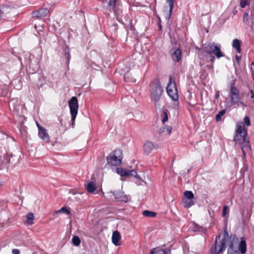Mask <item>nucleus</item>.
I'll list each match as a JSON object with an SVG mask.
<instances>
[{
  "label": "nucleus",
  "mask_w": 254,
  "mask_h": 254,
  "mask_svg": "<svg viewBox=\"0 0 254 254\" xmlns=\"http://www.w3.org/2000/svg\"><path fill=\"white\" fill-rule=\"evenodd\" d=\"M234 141L240 146L244 157L247 152L251 150V145L247 137V130L242 122L238 123L236 126Z\"/></svg>",
  "instance_id": "f257e3e1"
},
{
  "label": "nucleus",
  "mask_w": 254,
  "mask_h": 254,
  "mask_svg": "<svg viewBox=\"0 0 254 254\" xmlns=\"http://www.w3.org/2000/svg\"><path fill=\"white\" fill-rule=\"evenodd\" d=\"M149 91L150 98L156 108L161 107V97L163 93V89L159 80L157 79L152 81L149 85Z\"/></svg>",
  "instance_id": "f03ea898"
},
{
  "label": "nucleus",
  "mask_w": 254,
  "mask_h": 254,
  "mask_svg": "<svg viewBox=\"0 0 254 254\" xmlns=\"http://www.w3.org/2000/svg\"><path fill=\"white\" fill-rule=\"evenodd\" d=\"M202 51L208 55H210L209 61L213 64L215 61V56L217 59H220L224 56V54L221 50V45L214 43H209L202 45L201 49Z\"/></svg>",
  "instance_id": "7ed1b4c3"
},
{
  "label": "nucleus",
  "mask_w": 254,
  "mask_h": 254,
  "mask_svg": "<svg viewBox=\"0 0 254 254\" xmlns=\"http://www.w3.org/2000/svg\"><path fill=\"white\" fill-rule=\"evenodd\" d=\"M221 235L217 236L214 243L211 245L210 253V254H223V252L226 249V242L225 238H222L218 243V240H220Z\"/></svg>",
  "instance_id": "20e7f679"
},
{
  "label": "nucleus",
  "mask_w": 254,
  "mask_h": 254,
  "mask_svg": "<svg viewBox=\"0 0 254 254\" xmlns=\"http://www.w3.org/2000/svg\"><path fill=\"white\" fill-rule=\"evenodd\" d=\"M122 159L123 154L121 150H115L107 156V163L112 166H117L121 165Z\"/></svg>",
  "instance_id": "39448f33"
},
{
  "label": "nucleus",
  "mask_w": 254,
  "mask_h": 254,
  "mask_svg": "<svg viewBox=\"0 0 254 254\" xmlns=\"http://www.w3.org/2000/svg\"><path fill=\"white\" fill-rule=\"evenodd\" d=\"M24 59L26 65L29 66V68H32L33 71L39 68V59L37 58H36L33 55L27 53L24 56Z\"/></svg>",
  "instance_id": "423d86ee"
},
{
  "label": "nucleus",
  "mask_w": 254,
  "mask_h": 254,
  "mask_svg": "<svg viewBox=\"0 0 254 254\" xmlns=\"http://www.w3.org/2000/svg\"><path fill=\"white\" fill-rule=\"evenodd\" d=\"M167 92L170 97L175 101H178V95L177 89L175 81H173L172 77H170L169 83L166 88Z\"/></svg>",
  "instance_id": "0eeeda50"
},
{
  "label": "nucleus",
  "mask_w": 254,
  "mask_h": 254,
  "mask_svg": "<svg viewBox=\"0 0 254 254\" xmlns=\"http://www.w3.org/2000/svg\"><path fill=\"white\" fill-rule=\"evenodd\" d=\"M105 197L114 198L119 201L127 202L128 200V197L124 192L120 190L111 191L106 193Z\"/></svg>",
  "instance_id": "6e6552de"
},
{
  "label": "nucleus",
  "mask_w": 254,
  "mask_h": 254,
  "mask_svg": "<svg viewBox=\"0 0 254 254\" xmlns=\"http://www.w3.org/2000/svg\"><path fill=\"white\" fill-rule=\"evenodd\" d=\"M68 106L70 109L72 121L73 122L77 114L78 109V104L77 98L72 97L68 102Z\"/></svg>",
  "instance_id": "1a4fd4ad"
},
{
  "label": "nucleus",
  "mask_w": 254,
  "mask_h": 254,
  "mask_svg": "<svg viewBox=\"0 0 254 254\" xmlns=\"http://www.w3.org/2000/svg\"><path fill=\"white\" fill-rule=\"evenodd\" d=\"M230 97L231 103L233 105L238 104L240 100L239 91L235 86L231 87Z\"/></svg>",
  "instance_id": "9d476101"
},
{
  "label": "nucleus",
  "mask_w": 254,
  "mask_h": 254,
  "mask_svg": "<svg viewBox=\"0 0 254 254\" xmlns=\"http://www.w3.org/2000/svg\"><path fill=\"white\" fill-rule=\"evenodd\" d=\"M49 13V9L47 8H41L37 11H34L32 13V17L36 18H42L45 17Z\"/></svg>",
  "instance_id": "9b49d317"
},
{
  "label": "nucleus",
  "mask_w": 254,
  "mask_h": 254,
  "mask_svg": "<svg viewBox=\"0 0 254 254\" xmlns=\"http://www.w3.org/2000/svg\"><path fill=\"white\" fill-rule=\"evenodd\" d=\"M171 55L173 60L176 62H179L182 57V52L179 48H172L171 50Z\"/></svg>",
  "instance_id": "f8f14e48"
},
{
  "label": "nucleus",
  "mask_w": 254,
  "mask_h": 254,
  "mask_svg": "<svg viewBox=\"0 0 254 254\" xmlns=\"http://www.w3.org/2000/svg\"><path fill=\"white\" fill-rule=\"evenodd\" d=\"M38 136L45 143L49 142L50 138L46 128H40V130H38Z\"/></svg>",
  "instance_id": "ddd939ff"
},
{
  "label": "nucleus",
  "mask_w": 254,
  "mask_h": 254,
  "mask_svg": "<svg viewBox=\"0 0 254 254\" xmlns=\"http://www.w3.org/2000/svg\"><path fill=\"white\" fill-rule=\"evenodd\" d=\"M171 250L169 248L163 249L161 247H156L150 251V254H169Z\"/></svg>",
  "instance_id": "4468645a"
},
{
  "label": "nucleus",
  "mask_w": 254,
  "mask_h": 254,
  "mask_svg": "<svg viewBox=\"0 0 254 254\" xmlns=\"http://www.w3.org/2000/svg\"><path fill=\"white\" fill-rule=\"evenodd\" d=\"M239 243V238L234 235H231L230 237V243L228 248L238 249V245Z\"/></svg>",
  "instance_id": "2eb2a0df"
},
{
  "label": "nucleus",
  "mask_w": 254,
  "mask_h": 254,
  "mask_svg": "<svg viewBox=\"0 0 254 254\" xmlns=\"http://www.w3.org/2000/svg\"><path fill=\"white\" fill-rule=\"evenodd\" d=\"M154 148V145L151 141H147L144 144V152L147 155L150 154Z\"/></svg>",
  "instance_id": "dca6fc26"
},
{
  "label": "nucleus",
  "mask_w": 254,
  "mask_h": 254,
  "mask_svg": "<svg viewBox=\"0 0 254 254\" xmlns=\"http://www.w3.org/2000/svg\"><path fill=\"white\" fill-rule=\"evenodd\" d=\"M121 240V235L118 231H114L112 235V243L115 246H119V241Z\"/></svg>",
  "instance_id": "f3484780"
},
{
  "label": "nucleus",
  "mask_w": 254,
  "mask_h": 254,
  "mask_svg": "<svg viewBox=\"0 0 254 254\" xmlns=\"http://www.w3.org/2000/svg\"><path fill=\"white\" fill-rule=\"evenodd\" d=\"M238 251L240 250L242 254H245L247 251V244L246 241L243 238H241V242H240Z\"/></svg>",
  "instance_id": "a211bd4d"
},
{
  "label": "nucleus",
  "mask_w": 254,
  "mask_h": 254,
  "mask_svg": "<svg viewBox=\"0 0 254 254\" xmlns=\"http://www.w3.org/2000/svg\"><path fill=\"white\" fill-rule=\"evenodd\" d=\"M85 186L87 191L90 193H93L97 189L96 185L93 182L88 183L87 185H85Z\"/></svg>",
  "instance_id": "6ab92c4d"
},
{
  "label": "nucleus",
  "mask_w": 254,
  "mask_h": 254,
  "mask_svg": "<svg viewBox=\"0 0 254 254\" xmlns=\"http://www.w3.org/2000/svg\"><path fill=\"white\" fill-rule=\"evenodd\" d=\"M232 47L236 49V51L238 53H240L241 52V42L239 39H235L233 40Z\"/></svg>",
  "instance_id": "aec40b11"
},
{
  "label": "nucleus",
  "mask_w": 254,
  "mask_h": 254,
  "mask_svg": "<svg viewBox=\"0 0 254 254\" xmlns=\"http://www.w3.org/2000/svg\"><path fill=\"white\" fill-rule=\"evenodd\" d=\"M124 80L126 82H135L136 81V79L129 72L125 74Z\"/></svg>",
  "instance_id": "412c9836"
},
{
  "label": "nucleus",
  "mask_w": 254,
  "mask_h": 254,
  "mask_svg": "<svg viewBox=\"0 0 254 254\" xmlns=\"http://www.w3.org/2000/svg\"><path fill=\"white\" fill-rule=\"evenodd\" d=\"M127 170L122 168H117L116 169L117 173L122 177L127 176Z\"/></svg>",
  "instance_id": "4be33fe9"
},
{
  "label": "nucleus",
  "mask_w": 254,
  "mask_h": 254,
  "mask_svg": "<svg viewBox=\"0 0 254 254\" xmlns=\"http://www.w3.org/2000/svg\"><path fill=\"white\" fill-rule=\"evenodd\" d=\"M64 57L65 59H66V64L67 65H68L69 64V61L70 59V55L69 53V49L68 46L65 47L64 49Z\"/></svg>",
  "instance_id": "5701e85b"
},
{
  "label": "nucleus",
  "mask_w": 254,
  "mask_h": 254,
  "mask_svg": "<svg viewBox=\"0 0 254 254\" xmlns=\"http://www.w3.org/2000/svg\"><path fill=\"white\" fill-rule=\"evenodd\" d=\"M157 213L155 212L151 211L149 210H144L143 211V216L147 217H155Z\"/></svg>",
  "instance_id": "b1692460"
},
{
  "label": "nucleus",
  "mask_w": 254,
  "mask_h": 254,
  "mask_svg": "<svg viewBox=\"0 0 254 254\" xmlns=\"http://www.w3.org/2000/svg\"><path fill=\"white\" fill-rule=\"evenodd\" d=\"M27 223L29 225H32L33 223V220L34 219V216L33 213L31 212L27 214Z\"/></svg>",
  "instance_id": "393cba45"
},
{
  "label": "nucleus",
  "mask_w": 254,
  "mask_h": 254,
  "mask_svg": "<svg viewBox=\"0 0 254 254\" xmlns=\"http://www.w3.org/2000/svg\"><path fill=\"white\" fill-rule=\"evenodd\" d=\"M183 202L184 207L186 208H189L193 204V201L188 199H183Z\"/></svg>",
  "instance_id": "a878e982"
},
{
  "label": "nucleus",
  "mask_w": 254,
  "mask_h": 254,
  "mask_svg": "<svg viewBox=\"0 0 254 254\" xmlns=\"http://www.w3.org/2000/svg\"><path fill=\"white\" fill-rule=\"evenodd\" d=\"M184 194L186 197L185 199H188L192 200L194 197V194L191 191L186 190L184 192Z\"/></svg>",
  "instance_id": "bb28decb"
},
{
  "label": "nucleus",
  "mask_w": 254,
  "mask_h": 254,
  "mask_svg": "<svg viewBox=\"0 0 254 254\" xmlns=\"http://www.w3.org/2000/svg\"><path fill=\"white\" fill-rule=\"evenodd\" d=\"M176 0H167V2L169 4V17H170L171 15V14H172V11H173V7H174V2Z\"/></svg>",
  "instance_id": "cd10ccee"
},
{
  "label": "nucleus",
  "mask_w": 254,
  "mask_h": 254,
  "mask_svg": "<svg viewBox=\"0 0 254 254\" xmlns=\"http://www.w3.org/2000/svg\"><path fill=\"white\" fill-rule=\"evenodd\" d=\"M251 13V14H253V11L252 9L251 10H248L246 12H245L243 15V21L244 22H248L249 20V13Z\"/></svg>",
  "instance_id": "c85d7f7f"
},
{
  "label": "nucleus",
  "mask_w": 254,
  "mask_h": 254,
  "mask_svg": "<svg viewBox=\"0 0 254 254\" xmlns=\"http://www.w3.org/2000/svg\"><path fill=\"white\" fill-rule=\"evenodd\" d=\"M72 242L73 244L75 246H78L81 242L79 238L76 236H74L72 237Z\"/></svg>",
  "instance_id": "c756f323"
},
{
  "label": "nucleus",
  "mask_w": 254,
  "mask_h": 254,
  "mask_svg": "<svg viewBox=\"0 0 254 254\" xmlns=\"http://www.w3.org/2000/svg\"><path fill=\"white\" fill-rule=\"evenodd\" d=\"M225 113V110H222L218 112L216 115L215 120L217 122H219L221 120V117Z\"/></svg>",
  "instance_id": "7c9ffc66"
},
{
  "label": "nucleus",
  "mask_w": 254,
  "mask_h": 254,
  "mask_svg": "<svg viewBox=\"0 0 254 254\" xmlns=\"http://www.w3.org/2000/svg\"><path fill=\"white\" fill-rule=\"evenodd\" d=\"M127 176H131L134 177L136 178L140 179V177L138 176L137 172L134 170H127Z\"/></svg>",
  "instance_id": "2f4dec72"
},
{
  "label": "nucleus",
  "mask_w": 254,
  "mask_h": 254,
  "mask_svg": "<svg viewBox=\"0 0 254 254\" xmlns=\"http://www.w3.org/2000/svg\"><path fill=\"white\" fill-rule=\"evenodd\" d=\"M116 0H110L108 3V5L113 10H115L116 8Z\"/></svg>",
  "instance_id": "473e14b6"
},
{
  "label": "nucleus",
  "mask_w": 254,
  "mask_h": 254,
  "mask_svg": "<svg viewBox=\"0 0 254 254\" xmlns=\"http://www.w3.org/2000/svg\"><path fill=\"white\" fill-rule=\"evenodd\" d=\"M195 230L201 232H205L206 231V229L201 226H199L197 224H195L194 225Z\"/></svg>",
  "instance_id": "72a5a7b5"
},
{
  "label": "nucleus",
  "mask_w": 254,
  "mask_h": 254,
  "mask_svg": "<svg viewBox=\"0 0 254 254\" xmlns=\"http://www.w3.org/2000/svg\"><path fill=\"white\" fill-rule=\"evenodd\" d=\"M227 254H239L238 249L228 248Z\"/></svg>",
  "instance_id": "f704fd0d"
},
{
  "label": "nucleus",
  "mask_w": 254,
  "mask_h": 254,
  "mask_svg": "<svg viewBox=\"0 0 254 254\" xmlns=\"http://www.w3.org/2000/svg\"><path fill=\"white\" fill-rule=\"evenodd\" d=\"M59 212H64L66 213L67 214H70V211L67 209L66 207H63L61 209H59V210H57L55 212V213H59Z\"/></svg>",
  "instance_id": "c9c22d12"
},
{
  "label": "nucleus",
  "mask_w": 254,
  "mask_h": 254,
  "mask_svg": "<svg viewBox=\"0 0 254 254\" xmlns=\"http://www.w3.org/2000/svg\"><path fill=\"white\" fill-rule=\"evenodd\" d=\"M248 4V0H240V6L242 8H244Z\"/></svg>",
  "instance_id": "e433bc0d"
},
{
  "label": "nucleus",
  "mask_w": 254,
  "mask_h": 254,
  "mask_svg": "<svg viewBox=\"0 0 254 254\" xmlns=\"http://www.w3.org/2000/svg\"><path fill=\"white\" fill-rule=\"evenodd\" d=\"M244 121L247 126H250L251 125V122L249 117L246 116L244 119Z\"/></svg>",
  "instance_id": "4c0bfd02"
},
{
  "label": "nucleus",
  "mask_w": 254,
  "mask_h": 254,
  "mask_svg": "<svg viewBox=\"0 0 254 254\" xmlns=\"http://www.w3.org/2000/svg\"><path fill=\"white\" fill-rule=\"evenodd\" d=\"M163 115H164V117H163L162 122L163 124H165V122L168 121V114L166 112H164Z\"/></svg>",
  "instance_id": "58836bf2"
},
{
  "label": "nucleus",
  "mask_w": 254,
  "mask_h": 254,
  "mask_svg": "<svg viewBox=\"0 0 254 254\" xmlns=\"http://www.w3.org/2000/svg\"><path fill=\"white\" fill-rule=\"evenodd\" d=\"M228 210V207L227 206H224L223 208V210H222V216L223 217H224L226 214V213H227V211Z\"/></svg>",
  "instance_id": "ea45409f"
},
{
  "label": "nucleus",
  "mask_w": 254,
  "mask_h": 254,
  "mask_svg": "<svg viewBox=\"0 0 254 254\" xmlns=\"http://www.w3.org/2000/svg\"><path fill=\"white\" fill-rule=\"evenodd\" d=\"M165 128V130H166L168 134H170L172 132V127L171 126H167Z\"/></svg>",
  "instance_id": "a19ab883"
},
{
  "label": "nucleus",
  "mask_w": 254,
  "mask_h": 254,
  "mask_svg": "<svg viewBox=\"0 0 254 254\" xmlns=\"http://www.w3.org/2000/svg\"><path fill=\"white\" fill-rule=\"evenodd\" d=\"M250 68L252 74L254 72V62L252 63Z\"/></svg>",
  "instance_id": "79ce46f5"
},
{
  "label": "nucleus",
  "mask_w": 254,
  "mask_h": 254,
  "mask_svg": "<svg viewBox=\"0 0 254 254\" xmlns=\"http://www.w3.org/2000/svg\"><path fill=\"white\" fill-rule=\"evenodd\" d=\"M165 129H166L165 127H163L160 128L159 130V133L161 134V133L164 132Z\"/></svg>",
  "instance_id": "37998d69"
},
{
  "label": "nucleus",
  "mask_w": 254,
  "mask_h": 254,
  "mask_svg": "<svg viewBox=\"0 0 254 254\" xmlns=\"http://www.w3.org/2000/svg\"><path fill=\"white\" fill-rule=\"evenodd\" d=\"M12 254H19L20 252L18 249H13L12 251Z\"/></svg>",
  "instance_id": "c03bdc74"
},
{
  "label": "nucleus",
  "mask_w": 254,
  "mask_h": 254,
  "mask_svg": "<svg viewBox=\"0 0 254 254\" xmlns=\"http://www.w3.org/2000/svg\"><path fill=\"white\" fill-rule=\"evenodd\" d=\"M228 236V233L226 230H225L224 232V237L223 238H225L226 239V237Z\"/></svg>",
  "instance_id": "a18cd8bd"
},
{
  "label": "nucleus",
  "mask_w": 254,
  "mask_h": 254,
  "mask_svg": "<svg viewBox=\"0 0 254 254\" xmlns=\"http://www.w3.org/2000/svg\"><path fill=\"white\" fill-rule=\"evenodd\" d=\"M132 20H129V25H130V30H133L134 29V27L132 26Z\"/></svg>",
  "instance_id": "49530a36"
},
{
  "label": "nucleus",
  "mask_w": 254,
  "mask_h": 254,
  "mask_svg": "<svg viewBox=\"0 0 254 254\" xmlns=\"http://www.w3.org/2000/svg\"><path fill=\"white\" fill-rule=\"evenodd\" d=\"M36 125H37V126L38 128V130H40V128H44L43 127H42V126H41L39 123L38 122L36 123Z\"/></svg>",
  "instance_id": "de8ad7c7"
},
{
  "label": "nucleus",
  "mask_w": 254,
  "mask_h": 254,
  "mask_svg": "<svg viewBox=\"0 0 254 254\" xmlns=\"http://www.w3.org/2000/svg\"><path fill=\"white\" fill-rule=\"evenodd\" d=\"M235 58H236V59L237 61L238 62H239V59H240V57H239L238 56L236 55V56H235Z\"/></svg>",
  "instance_id": "09e8293b"
},
{
  "label": "nucleus",
  "mask_w": 254,
  "mask_h": 254,
  "mask_svg": "<svg viewBox=\"0 0 254 254\" xmlns=\"http://www.w3.org/2000/svg\"><path fill=\"white\" fill-rule=\"evenodd\" d=\"M238 103H240L241 105H243V106H244V105H244V102H242V101H239V102Z\"/></svg>",
  "instance_id": "8fccbe9b"
},
{
  "label": "nucleus",
  "mask_w": 254,
  "mask_h": 254,
  "mask_svg": "<svg viewBox=\"0 0 254 254\" xmlns=\"http://www.w3.org/2000/svg\"><path fill=\"white\" fill-rule=\"evenodd\" d=\"M199 59H203V57L201 54L199 55Z\"/></svg>",
  "instance_id": "3c124183"
},
{
  "label": "nucleus",
  "mask_w": 254,
  "mask_h": 254,
  "mask_svg": "<svg viewBox=\"0 0 254 254\" xmlns=\"http://www.w3.org/2000/svg\"><path fill=\"white\" fill-rule=\"evenodd\" d=\"M218 97H219V93H218V94H216V95H215V97H216V98H218Z\"/></svg>",
  "instance_id": "603ef678"
},
{
  "label": "nucleus",
  "mask_w": 254,
  "mask_h": 254,
  "mask_svg": "<svg viewBox=\"0 0 254 254\" xmlns=\"http://www.w3.org/2000/svg\"><path fill=\"white\" fill-rule=\"evenodd\" d=\"M159 26L160 30H161L162 29L161 25L160 24H159Z\"/></svg>",
  "instance_id": "864d4df0"
},
{
  "label": "nucleus",
  "mask_w": 254,
  "mask_h": 254,
  "mask_svg": "<svg viewBox=\"0 0 254 254\" xmlns=\"http://www.w3.org/2000/svg\"><path fill=\"white\" fill-rule=\"evenodd\" d=\"M252 75L253 78V79H254V73H253L252 74Z\"/></svg>",
  "instance_id": "5fc2aeb1"
},
{
  "label": "nucleus",
  "mask_w": 254,
  "mask_h": 254,
  "mask_svg": "<svg viewBox=\"0 0 254 254\" xmlns=\"http://www.w3.org/2000/svg\"><path fill=\"white\" fill-rule=\"evenodd\" d=\"M1 205L0 204V209L1 208Z\"/></svg>",
  "instance_id": "6e6d98bb"
}]
</instances>
